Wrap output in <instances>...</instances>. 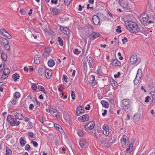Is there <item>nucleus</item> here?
<instances>
[{
	"instance_id": "f257e3e1",
	"label": "nucleus",
	"mask_w": 155,
	"mask_h": 155,
	"mask_svg": "<svg viewBox=\"0 0 155 155\" xmlns=\"http://www.w3.org/2000/svg\"><path fill=\"white\" fill-rule=\"evenodd\" d=\"M126 27L127 29L132 33L138 32L140 30V28L133 21H129L127 24Z\"/></svg>"
},
{
	"instance_id": "f03ea898",
	"label": "nucleus",
	"mask_w": 155,
	"mask_h": 155,
	"mask_svg": "<svg viewBox=\"0 0 155 155\" xmlns=\"http://www.w3.org/2000/svg\"><path fill=\"white\" fill-rule=\"evenodd\" d=\"M94 121H91L84 126V129L85 131L90 133L91 134H94L93 132L91 130L94 128Z\"/></svg>"
},
{
	"instance_id": "7ed1b4c3",
	"label": "nucleus",
	"mask_w": 155,
	"mask_h": 155,
	"mask_svg": "<svg viewBox=\"0 0 155 155\" xmlns=\"http://www.w3.org/2000/svg\"><path fill=\"white\" fill-rule=\"evenodd\" d=\"M7 120L8 122L11 126H13L16 125L18 126L20 124V122L17 121L16 118H14L12 117V116L9 115L7 117Z\"/></svg>"
},
{
	"instance_id": "20e7f679",
	"label": "nucleus",
	"mask_w": 155,
	"mask_h": 155,
	"mask_svg": "<svg viewBox=\"0 0 155 155\" xmlns=\"http://www.w3.org/2000/svg\"><path fill=\"white\" fill-rule=\"evenodd\" d=\"M103 16V14L101 13H98L97 15H94L92 17V20L94 23L96 25H100V18H101V17Z\"/></svg>"
},
{
	"instance_id": "39448f33",
	"label": "nucleus",
	"mask_w": 155,
	"mask_h": 155,
	"mask_svg": "<svg viewBox=\"0 0 155 155\" xmlns=\"http://www.w3.org/2000/svg\"><path fill=\"white\" fill-rule=\"evenodd\" d=\"M130 62L132 64L136 65L138 64L141 61L140 58L136 55H133L130 58Z\"/></svg>"
},
{
	"instance_id": "423d86ee",
	"label": "nucleus",
	"mask_w": 155,
	"mask_h": 155,
	"mask_svg": "<svg viewBox=\"0 0 155 155\" xmlns=\"http://www.w3.org/2000/svg\"><path fill=\"white\" fill-rule=\"evenodd\" d=\"M0 44L3 46L7 50H9L10 48V45L8 44V41L6 39L0 38Z\"/></svg>"
},
{
	"instance_id": "0eeeda50",
	"label": "nucleus",
	"mask_w": 155,
	"mask_h": 155,
	"mask_svg": "<svg viewBox=\"0 0 155 155\" xmlns=\"http://www.w3.org/2000/svg\"><path fill=\"white\" fill-rule=\"evenodd\" d=\"M130 101L129 99H124L121 101V107L124 109H127L130 107Z\"/></svg>"
},
{
	"instance_id": "6e6552de",
	"label": "nucleus",
	"mask_w": 155,
	"mask_h": 155,
	"mask_svg": "<svg viewBox=\"0 0 155 155\" xmlns=\"http://www.w3.org/2000/svg\"><path fill=\"white\" fill-rule=\"evenodd\" d=\"M98 140L101 143V144L102 145V146L104 145L105 147H108L109 144L110 143L112 144L111 143H109V141L107 138H104L101 137L98 138Z\"/></svg>"
},
{
	"instance_id": "1a4fd4ad",
	"label": "nucleus",
	"mask_w": 155,
	"mask_h": 155,
	"mask_svg": "<svg viewBox=\"0 0 155 155\" xmlns=\"http://www.w3.org/2000/svg\"><path fill=\"white\" fill-rule=\"evenodd\" d=\"M100 34L96 32H93L89 35V38L91 40H93L100 36Z\"/></svg>"
},
{
	"instance_id": "9d476101",
	"label": "nucleus",
	"mask_w": 155,
	"mask_h": 155,
	"mask_svg": "<svg viewBox=\"0 0 155 155\" xmlns=\"http://www.w3.org/2000/svg\"><path fill=\"white\" fill-rule=\"evenodd\" d=\"M149 18V16L146 15H144L143 17H142L140 18V21L141 23L144 25H146L147 23L148 19Z\"/></svg>"
},
{
	"instance_id": "9b49d317",
	"label": "nucleus",
	"mask_w": 155,
	"mask_h": 155,
	"mask_svg": "<svg viewBox=\"0 0 155 155\" xmlns=\"http://www.w3.org/2000/svg\"><path fill=\"white\" fill-rule=\"evenodd\" d=\"M78 119L79 121H81L83 122H86L89 120V117L88 114H85L80 117Z\"/></svg>"
},
{
	"instance_id": "f8f14e48",
	"label": "nucleus",
	"mask_w": 155,
	"mask_h": 155,
	"mask_svg": "<svg viewBox=\"0 0 155 155\" xmlns=\"http://www.w3.org/2000/svg\"><path fill=\"white\" fill-rule=\"evenodd\" d=\"M0 33L2 35L5 36L8 39L12 38L11 36L4 29H0Z\"/></svg>"
},
{
	"instance_id": "ddd939ff",
	"label": "nucleus",
	"mask_w": 155,
	"mask_h": 155,
	"mask_svg": "<svg viewBox=\"0 0 155 155\" xmlns=\"http://www.w3.org/2000/svg\"><path fill=\"white\" fill-rule=\"evenodd\" d=\"M76 114L78 116H80L81 114L84 112V107L82 106L78 107L77 108Z\"/></svg>"
},
{
	"instance_id": "4468645a",
	"label": "nucleus",
	"mask_w": 155,
	"mask_h": 155,
	"mask_svg": "<svg viewBox=\"0 0 155 155\" xmlns=\"http://www.w3.org/2000/svg\"><path fill=\"white\" fill-rule=\"evenodd\" d=\"M103 133L105 136H107L109 134V127L107 124H104L102 127Z\"/></svg>"
},
{
	"instance_id": "2eb2a0df",
	"label": "nucleus",
	"mask_w": 155,
	"mask_h": 155,
	"mask_svg": "<svg viewBox=\"0 0 155 155\" xmlns=\"http://www.w3.org/2000/svg\"><path fill=\"white\" fill-rule=\"evenodd\" d=\"M60 29L61 31L63 32L65 35H68L70 31L67 28H64V27L60 26Z\"/></svg>"
},
{
	"instance_id": "dca6fc26",
	"label": "nucleus",
	"mask_w": 155,
	"mask_h": 155,
	"mask_svg": "<svg viewBox=\"0 0 155 155\" xmlns=\"http://www.w3.org/2000/svg\"><path fill=\"white\" fill-rule=\"evenodd\" d=\"M63 114L64 118L66 121H70L71 119V117L67 112L64 111L63 112Z\"/></svg>"
},
{
	"instance_id": "f3484780",
	"label": "nucleus",
	"mask_w": 155,
	"mask_h": 155,
	"mask_svg": "<svg viewBox=\"0 0 155 155\" xmlns=\"http://www.w3.org/2000/svg\"><path fill=\"white\" fill-rule=\"evenodd\" d=\"M44 73L45 76L47 79H50L51 78L52 76V73L49 70L46 69L44 71Z\"/></svg>"
},
{
	"instance_id": "a211bd4d",
	"label": "nucleus",
	"mask_w": 155,
	"mask_h": 155,
	"mask_svg": "<svg viewBox=\"0 0 155 155\" xmlns=\"http://www.w3.org/2000/svg\"><path fill=\"white\" fill-rule=\"evenodd\" d=\"M127 137L126 135H124L122 139H121V142L125 146L127 145L128 144L127 140Z\"/></svg>"
},
{
	"instance_id": "6ab92c4d",
	"label": "nucleus",
	"mask_w": 155,
	"mask_h": 155,
	"mask_svg": "<svg viewBox=\"0 0 155 155\" xmlns=\"http://www.w3.org/2000/svg\"><path fill=\"white\" fill-rule=\"evenodd\" d=\"M150 94L151 96L152 99L150 101V103L151 104H154L155 102V92L154 91H151Z\"/></svg>"
},
{
	"instance_id": "aec40b11",
	"label": "nucleus",
	"mask_w": 155,
	"mask_h": 155,
	"mask_svg": "<svg viewBox=\"0 0 155 155\" xmlns=\"http://www.w3.org/2000/svg\"><path fill=\"white\" fill-rule=\"evenodd\" d=\"M40 56L36 55L34 58V62L35 64H38L40 62Z\"/></svg>"
},
{
	"instance_id": "412c9836",
	"label": "nucleus",
	"mask_w": 155,
	"mask_h": 155,
	"mask_svg": "<svg viewBox=\"0 0 155 155\" xmlns=\"http://www.w3.org/2000/svg\"><path fill=\"white\" fill-rule=\"evenodd\" d=\"M112 64L114 66H116L120 65L121 64V63L119 61L114 59L112 61Z\"/></svg>"
},
{
	"instance_id": "4be33fe9",
	"label": "nucleus",
	"mask_w": 155,
	"mask_h": 155,
	"mask_svg": "<svg viewBox=\"0 0 155 155\" xmlns=\"http://www.w3.org/2000/svg\"><path fill=\"white\" fill-rule=\"evenodd\" d=\"M87 142L85 140H82L79 142V145L80 147L83 148L84 147L85 145L87 144Z\"/></svg>"
},
{
	"instance_id": "5701e85b",
	"label": "nucleus",
	"mask_w": 155,
	"mask_h": 155,
	"mask_svg": "<svg viewBox=\"0 0 155 155\" xmlns=\"http://www.w3.org/2000/svg\"><path fill=\"white\" fill-rule=\"evenodd\" d=\"M20 143L22 147L24 146L26 143V141L23 137H21L19 139Z\"/></svg>"
},
{
	"instance_id": "b1692460",
	"label": "nucleus",
	"mask_w": 155,
	"mask_h": 155,
	"mask_svg": "<svg viewBox=\"0 0 155 155\" xmlns=\"http://www.w3.org/2000/svg\"><path fill=\"white\" fill-rule=\"evenodd\" d=\"M54 61L53 60H49L48 61V65L49 67H52L54 65Z\"/></svg>"
},
{
	"instance_id": "393cba45",
	"label": "nucleus",
	"mask_w": 155,
	"mask_h": 155,
	"mask_svg": "<svg viewBox=\"0 0 155 155\" xmlns=\"http://www.w3.org/2000/svg\"><path fill=\"white\" fill-rule=\"evenodd\" d=\"M140 115L139 114H136L134 115L133 117L134 120L135 121H138L140 118Z\"/></svg>"
},
{
	"instance_id": "a878e982",
	"label": "nucleus",
	"mask_w": 155,
	"mask_h": 155,
	"mask_svg": "<svg viewBox=\"0 0 155 155\" xmlns=\"http://www.w3.org/2000/svg\"><path fill=\"white\" fill-rule=\"evenodd\" d=\"M16 118L17 120L19 119L20 120H22L23 118V116L22 114L20 113H17L15 115Z\"/></svg>"
},
{
	"instance_id": "bb28decb",
	"label": "nucleus",
	"mask_w": 155,
	"mask_h": 155,
	"mask_svg": "<svg viewBox=\"0 0 155 155\" xmlns=\"http://www.w3.org/2000/svg\"><path fill=\"white\" fill-rule=\"evenodd\" d=\"M142 75V70L140 69H139L137 71L136 78H139V79L141 78V77Z\"/></svg>"
},
{
	"instance_id": "cd10ccee",
	"label": "nucleus",
	"mask_w": 155,
	"mask_h": 155,
	"mask_svg": "<svg viewBox=\"0 0 155 155\" xmlns=\"http://www.w3.org/2000/svg\"><path fill=\"white\" fill-rule=\"evenodd\" d=\"M19 78V75L18 74L15 73L12 75V78L15 81H17V80Z\"/></svg>"
},
{
	"instance_id": "c85d7f7f",
	"label": "nucleus",
	"mask_w": 155,
	"mask_h": 155,
	"mask_svg": "<svg viewBox=\"0 0 155 155\" xmlns=\"http://www.w3.org/2000/svg\"><path fill=\"white\" fill-rule=\"evenodd\" d=\"M101 103L102 106L105 107L107 108L108 107V104L106 101L104 100L101 101Z\"/></svg>"
},
{
	"instance_id": "c756f323",
	"label": "nucleus",
	"mask_w": 155,
	"mask_h": 155,
	"mask_svg": "<svg viewBox=\"0 0 155 155\" xmlns=\"http://www.w3.org/2000/svg\"><path fill=\"white\" fill-rule=\"evenodd\" d=\"M44 71L43 68H39L38 71V73L40 76H42L44 73Z\"/></svg>"
},
{
	"instance_id": "7c9ffc66",
	"label": "nucleus",
	"mask_w": 155,
	"mask_h": 155,
	"mask_svg": "<svg viewBox=\"0 0 155 155\" xmlns=\"http://www.w3.org/2000/svg\"><path fill=\"white\" fill-rule=\"evenodd\" d=\"M10 71V70L8 68L5 69L3 71V73L5 75L7 76H8Z\"/></svg>"
},
{
	"instance_id": "2f4dec72",
	"label": "nucleus",
	"mask_w": 155,
	"mask_h": 155,
	"mask_svg": "<svg viewBox=\"0 0 155 155\" xmlns=\"http://www.w3.org/2000/svg\"><path fill=\"white\" fill-rule=\"evenodd\" d=\"M111 84L112 86L114 87H115L117 86V82L115 81L113 79L111 80L110 81Z\"/></svg>"
},
{
	"instance_id": "473e14b6",
	"label": "nucleus",
	"mask_w": 155,
	"mask_h": 155,
	"mask_svg": "<svg viewBox=\"0 0 155 155\" xmlns=\"http://www.w3.org/2000/svg\"><path fill=\"white\" fill-rule=\"evenodd\" d=\"M6 153L7 155H12L11 150L8 147L6 148Z\"/></svg>"
},
{
	"instance_id": "72a5a7b5",
	"label": "nucleus",
	"mask_w": 155,
	"mask_h": 155,
	"mask_svg": "<svg viewBox=\"0 0 155 155\" xmlns=\"http://www.w3.org/2000/svg\"><path fill=\"white\" fill-rule=\"evenodd\" d=\"M55 113L53 114L52 115H53V117L56 119H59L60 118V116L58 114V113L57 112V110L56 111V112H55Z\"/></svg>"
},
{
	"instance_id": "f704fd0d",
	"label": "nucleus",
	"mask_w": 155,
	"mask_h": 155,
	"mask_svg": "<svg viewBox=\"0 0 155 155\" xmlns=\"http://www.w3.org/2000/svg\"><path fill=\"white\" fill-rule=\"evenodd\" d=\"M38 88L40 91L43 92L45 94H46V92L45 91V88L43 86L39 85L38 87Z\"/></svg>"
},
{
	"instance_id": "c9c22d12",
	"label": "nucleus",
	"mask_w": 155,
	"mask_h": 155,
	"mask_svg": "<svg viewBox=\"0 0 155 155\" xmlns=\"http://www.w3.org/2000/svg\"><path fill=\"white\" fill-rule=\"evenodd\" d=\"M78 134L80 137H81L83 135V131L82 130H78Z\"/></svg>"
},
{
	"instance_id": "e433bc0d",
	"label": "nucleus",
	"mask_w": 155,
	"mask_h": 155,
	"mask_svg": "<svg viewBox=\"0 0 155 155\" xmlns=\"http://www.w3.org/2000/svg\"><path fill=\"white\" fill-rule=\"evenodd\" d=\"M31 88L34 91H37V86L36 84L33 83L32 84Z\"/></svg>"
},
{
	"instance_id": "4c0bfd02",
	"label": "nucleus",
	"mask_w": 155,
	"mask_h": 155,
	"mask_svg": "<svg viewBox=\"0 0 155 155\" xmlns=\"http://www.w3.org/2000/svg\"><path fill=\"white\" fill-rule=\"evenodd\" d=\"M1 57L2 60L5 61L7 60V56L5 54L3 53L2 54Z\"/></svg>"
},
{
	"instance_id": "58836bf2",
	"label": "nucleus",
	"mask_w": 155,
	"mask_h": 155,
	"mask_svg": "<svg viewBox=\"0 0 155 155\" xmlns=\"http://www.w3.org/2000/svg\"><path fill=\"white\" fill-rule=\"evenodd\" d=\"M89 62L90 65L91 66L92 65L93 63V60L92 57L91 56H89L88 58Z\"/></svg>"
},
{
	"instance_id": "ea45409f",
	"label": "nucleus",
	"mask_w": 155,
	"mask_h": 155,
	"mask_svg": "<svg viewBox=\"0 0 155 155\" xmlns=\"http://www.w3.org/2000/svg\"><path fill=\"white\" fill-rule=\"evenodd\" d=\"M14 96L17 99L20 96V94L18 92H16L14 94Z\"/></svg>"
},
{
	"instance_id": "a19ab883",
	"label": "nucleus",
	"mask_w": 155,
	"mask_h": 155,
	"mask_svg": "<svg viewBox=\"0 0 155 155\" xmlns=\"http://www.w3.org/2000/svg\"><path fill=\"white\" fill-rule=\"evenodd\" d=\"M58 41L61 46H62L63 45V40L60 37H58Z\"/></svg>"
},
{
	"instance_id": "79ce46f5",
	"label": "nucleus",
	"mask_w": 155,
	"mask_h": 155,
	"mask_svg": "<svg viewBox=\"0 0 155 155\" xmlns=\"http://www.w3.org/2000/svg\"><path fill=\"white\" fill-rule=\"evenodd\" d=\"M56 110L52 108H50L49 109V112L52 114H53L55 113V112H56Z\"/></svg>"
},
{
	"instance_id": "37998d69",
	"label": "nucleus",
	"mask_w": 155,
	"mask_h": 155,
	"mask_svg": "<svg viewBox=\"0 0 155 155\" xmlns=\"http://www.w3.org/2000/svg\"><path fill=\"white\" fill-rule=\"evenodd\" d=\"M72 0H64V2L65 5L68 6Z\"/></svg>"
},
{
	"instance_id": "c03bdc74",
	"label": "nucleus",
	"mask_w": 155,
	"mask_h": 155,
	"mask_svg": "<svg viewBox=\"0 0 155 155\" xmlns=\"http://www.w3.org/2000/svg\"><path fill=\"white\" fill-rule=\"evenodd\" d=\"M97 73L100 76H102L103 75V72L99 68H98L97 70Z\"/></svg>"
},
{
	"instance_id": "a18cd8bd",
	"label": "nucleus",
	"mask_w": 155,
	"mask_h": 155,
	"mask_svg": "<svg viewBox=\"0 0 155 155\" xmlns=\"http://www.w3.org/2000/svg\"><path fill=\"white\" fill-rule=\"evenodd\" d=\"M116 31L120 33L121 32V28L120 26H118L117 27V28L116 30Z\"/></svg>"
},
{
	"instance_id": "49530a36",
	"label": "nucleus",
	"mask_w": 155,
	"mask_h": 155,
	"mask_svg": "<svg viewBox=\"0 0 155 155\" xmlns=\"http://www.w3.org/2000/svg\"><path fill=\"white\" fill-rule=\"evenodd\" d=\"M31 143L35 147H37L38 146V143L37 142L32 140L31 141Z\"/></svg>"
},
{
	"instance_id": "de8ad7c7",
	"label": "nucleus",
	"mask_w": 155,
	"mask_h": 155,
	"mask_svg": "<svg viewBox=\"0 0 155 155\" xmlns=\"http://www.w3.org/2000/svg\"><path fill=\"white\" fill-rule=\"evenodd\" d=\"M141 32L146 35H147L148 32L144 28H143L142 30H141Z\"/></svg>"
},
{
	"instance_id": "09e8293b",
	"label": "nucleus",
	"mask_w": 155,
	"mask_h": 155,
	"mask_svg": "<svg viewBox=\"0 0 155 155\" xmlns=\"http://www.w3.org/2000/svg\"><path fill=\"white\" fill-rule=\"evenodd\" d=\"M30 147L29 145L27 144L25 147V149L26 150L29 151L30 150Z\"/></svg>"
},
{
	"instance_id": "8fccbe9b",
	"label": "nucleus",
	"mask_w": 155,
	"mask_h": 155,
	"mask_svg": "<svg viewBox=\"0 0 155 155\" xmlns=\"http://www.w3.org/2000/svg\"><path fill=\"white\" fill-rule=\"evenodd\" d=\"M134 84L135 85L137 84L139 82V80H138V79L137 78H136H136L134 80Z\"/></svg>"
},
{
	"instance_id": "3c124183",
	"label": "nucleus",
	"mask_w": 155,
	"mask_h": 155,
	"mask_svg": "<svg viewBox=\"0 0 155 155\" xmlns=\"http://www.w3.org/2000/svg\"><path fill=\"white\" fill-rule=\"evenodd\" d=\"M53 13L54 14H56L58 12V9L56 8H54L52 10Z\"/></svg>"
},
{
	"instance_id": "603ef678",
	"label": "nucleus",
	"mask_w": 155,
	"mask_h": 155,
	"mask_svg": "<svg viewBox=\"0 0 155 155\" xmlns=\"http://www.w3.org/2000/svg\"><path fill=\"white\" fill-rule=\"evenodd\" d=\"M19 13H20L22 15H24L25 14V11L23 9H20L19 11Z\"/></svg>"
},
{
	"instance_id": "864d4df0",
	"label": "nucleus",
	"mask_w": 155,
	"mask_h": 155,
	"mask_svg": "<svg viewBox=\"0 0 155 155\" xmlns=\"http://www.w3.org/2000/svg\"><path fill=\"white\" fill-rule=\"evenodd\" d=\"M71 96L72 97V99L74 100L75 99V94L74 93L73 91H71Z\"/></svg>"
},
{
	"instance_id": "5fc2aeb1",
	"label": "nucleus",
	"mask_w": 155,
	"mask_h": 155,
	"mask_svg": "<svg viewBox=\"0 0 155 155\" xmlns=\"http://www.w3.org/2000/svg\"><path fill=\"white\" fill-rule=\"evenodd\" d=\"M54 126L55 128L57 130L60 127H61V126L58 124H54Z\"/></svg>"
},
{
	"instance_id": "6e6d98bb",
	"label": "nucleus",
	"mask_w": 155,
	"mask_h": 155,
	"mask_svg": "<svg viewBox=\"0 0 155 155\" xmlns=\"http://www.w3.org/2000/svg\"><path fill=\"white\" fill-rule=\"evenodd\" d=\"M74 54H78L80 53V52L78 51L77 49H74L73 51Z\"/></svg>"
},
{
	"instance_id": "4d7b16f0",
	"label": "nucleus",
	"mask_w": 155,
	"mask_h": 155,
	"mask_svg": "<svg viewBox=\"0 0 155 155\" xmlns=\"http://www.w3.org/2000/svg\"><path fill=\"white\" fill-rule=\"evenodd\" d=\"M63 78L64 81H65V82H67V80L68 79V78L67 76L65 75H63Z\"/></svg>"
},
{
	"instance_id": "13d9d810",
	"label": "nucleus",
	"mask_w": 155,
	"mask_h": 155,
	"mask_svg": "<svg viewBox=\"0 0 155 155\" xmlns=\"http://www.w3.org/2000/svg\"><path fill=\"white\" fill-rule=\"evenodd\" d=\"M127 38L126 37H124L123 39H122V41L123 44H125L127 41Z\"/></svg>"
},
{
	"instance_id": "bf43d9fd",
	"label": "nucleus",
	"mask_w": 155,
	"mask_h": 155,
	"mask_svg": "<svg viewBox=\"0 0 155 155\" xmlns=\"http://www.w3.org/2000/svg\"><path fill=\"white\" fill-rule=\"evenodd\" d=\"M58 130L61 133V134L64 133V131L61 126L60 127Z\"/></svg>"
},
{
	"instance_id": "052dcab7",
	"label": "nucleus",
	"mask_w": 155,
	"mask_h": 155,
	"mask_svg": "<svg viewBox=\"0 0 155 155\" xmlns=\"http://www.w3.org/2000/svg\"><path fill=\"white\" fill-rule=\"evenodd\" d=\"M28 135L29 137L32 138H33L34 137V134L32 132L28 133Z\"/></svg>"
},
{
	"instance_id": "680f3d73",
	"label": "nucleus",
	"mask_w": 155,
	"mask_h": 155,
	"mask_svg": "<svg viewBox=\"0 0 155 155\" xmlns=\"http://www.w3.org/2000/svg\"><path fill=\"white\" fill-rule=\"evenodd\" d=\"M120 75V73L119 72H118L117 74L114 75V77L115 78H118Z\"/></svg>"
},
{
	"instance_id": "e2e57ef3",
	"label": "nucleus",
	"mask_w": 155,
	"mask_h": 155,
	"mask_svg": "<svg viewBox=\"0 0 155 155\" xmlns=\"http://www.w3.org/2000/svg\"><path fill=\"white\" fill-rule=\"evenodd\" d=\"M45 53L47 55H48L50 54V51L49 49H45Z\"/></svg>"
},
{
	"instance_id": "0e129e2a",
	"label": "nucleus",
	"mask_w": 155,
	"mask_h": 155,
	"mask_svg": "<svg viewBox=\"0 0 155 155\" xmlns=\"http://www.w3.org/2000/svg\"><path fill=\"white\" fill-rule=\"evenodd\" d=\"M150 99V97L147 96L145 98V102H149V100Z\"/></svg>"
},
{
	"instance_id": "69168bd1",
	"label": "nucleus",
	"mask_w": 155,
	"mask_h": 155,
	"mask_svg": "<svg viewBox=\"0 0 155 155\" xmlns=\"http://www.w3.org/2000/svg\"><path fill=\"white\" fill-rule=\"evenodd\" d=\"M132 150L129 147L127 148L126 150V152L127 153H130L131 152Z\"/></svg>"
},
{
	"instance_id": "338daca9",
	"label": "nucleus",
	"mask_w": 155,
	"mask_h": 155,
	"mask_svg": "<svg viewBox=\"0 0 155 155\" xmlns=\"http://www.w3.org/2000/svg\"><path fill=\"white\" fill-rule=\"evenodd\" d=\"M39 121H40L41 123L42 124L43 123V120L42 117H41L40 118Z\"/></svg>"
},
{
	"instance_id": "774afa93",
	"label": "nucleus",
	"mask_w": 155,
	"mask_h": 155,
	"mask_svg": "<svg viewBox=\"0 0 155 155\" xmlns=\"http://www.w3.org/2000/svg\"><path fill=\"white\" fill-rule=\"evenodd\" d=\"M91 77L92 78V83H93V82L94 81L95 79V77L94 75H91Z\"/></svg>"
}]
</instances>
